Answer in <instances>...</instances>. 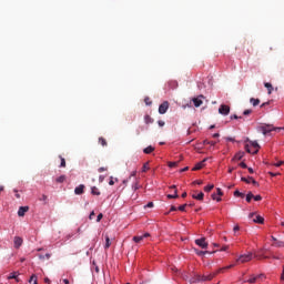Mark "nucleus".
I'll use <instances>...</instances> for the list:
<instances>
[{
	"instance_id": "1",
	"label": "nucleus",
	"mask_w": 284,
	"mask_h": 284,
	"mask_svg": "<svg viewBox=\"0 0 284 284\" xmlns=\"http://www.w3.org/2000/svg\"><path fill=\"white\" fill-rule=\"evenodd\" d=\"M260 150H261V145H258V142H256V141H248L245 144V151L248 154H258Z\"/></svg>"
},
{
	"instance_id": "2",
	"label": "nucleus",
	"mask_w": 284,
	"mask_h": 284,
	"mask_svg": "<svg viewBox=\"0 0 284 284\" xmlns=\"http://www.w3.org/2000/svg\"><path fill=\"white\" fill-rule=\"evenodd\" d=\"M276 130H281V128H275L274 124H263L262 126H260V131L264 135H267L271 132H276Z\"/></svg>"
},
{
	"instance_id": "3",
	"label": "nucleus",
	"mask_w": 284,
	"mask_h": 284,
	"mask_svg": "<svg viewBox=\"0 0 284 284\" xmlns=\"http://www.w3.org/2000/svg\"><path fill=\"white\" fill-rule=\"evenodd\" d=\"M252 258H254V253L247 252V253L241 254L236 258V263H250V261H252Z\"/></svg>"
},
{
	"instance_id": "4",
	"label": "nucleus",
	"mask_w": 284,
	"mask_h": 284,
	"mask_svg": "<svg viewBox=\"0 0 284 284\" xmlns=\"http://www.w3.org/2000/svg\"><path fill=\"white\" fill-rule=\"evenodd\" d=\"M215 276H216L215 272L209 273V274H204V275H199L197 276V281H201V282L212 281L213 278H215Z\"/></svg>"
},
{
	"instance_id": "5",
	"label": "nucleus",
	"mask_w": 284,
	"mask_h": 284,
	"mask_svg": "<svg viewBox=\"0 0 284 284\" xmlns=\"http://www.w3.org/2000/svg\"><path fill=\"white\" fill-rule=\"evenodd\" d=\"M223 196V191L221 190V187H217L216 189V193H213L212 195H211V199L213 200V201H216L217 203H221V201H222V197Z\"/></svg>"
},
{
	"instance_id": "6",
	"label": "nucleus",
	"mask_w": 284,
	"mask_h": 284,
	"mask_svg": "<svg viewBox=\"0 0 284 284\" xmlns=\"http://www.w3.org/2000/svg\"><path fill=\"white\" fill-rule=\"evenodd\" d=\"M170 110V102L164 101L162 104L159 105V114H165Z\"/></svg>"
},
{
	"instance_id": "7",
	"label": "nucleus",
	"mask_w": 284,
	"mask_h": 284,
	"mask_svg": "<svg viewBox=\"0 0 284 284\" xmlns=\"http://www.w3.org/2000/svg\"><path fill=\"white\" fill-rule=\"evenodd\" d=\"M219 113L222 114L223 116H227V114H230V105L221 104L219 108Z\"/></svg>"
},
{
	"instance_id": "8",
	"label": "nucleus",
	"mask_w": 284,
	"mask_h": 284,
	"mask_svg": "<svg viewBox=\"0 0 284 284\" xmlns=\"http://www.w3.org/2000/svg\"><path fill=\"white\" fill-rule=\"evenodd\" d=\"M195 245H197L202 250H207V246H209V244L205 242V237L195 240Z\"/></svg>"
},
{
	"instance_id": "9",
	"label": "nucleus",
	"mask_w": 284,
	"mask_h": 284,
	"mask_svg": "<svg viewBox=\"0 0 284 284\" xmlns=\"http://www.w3.org/2000/svg\"><path fill=\"white\" fill-rule=\"evenodd\" d=\"M207 162V158H205L203 161H201V162H197L194 166H193V169H192V171L193 172H196V171H199V170H203V168H205V163Z\"/></svg>"
},
{
	"instance_id": "10",
	"label": "nucleus",
	"mask_w": 284,
	"mask_h": 284,
	"mask_svg": "<svg viewBox=\"0 0 284 284\" xmlns=\"http://www.w3.org/2000/svg\"><path fill=\"white\" fill-rule=\"evenodd\" d=\"M150 233H144L143 235H135L133 236V242L134 243H141L144 239H149Z\"/></svg>"
},
{
	"instance_id": "11",
	"label": "nucleus",
	"mask_w": 284,
	"mask_h": 284,
	"mask_svg": "<svg viewBox=\"0 0 284 284\" xmlns=\"http://www.w3.org/2000/svg\"><path fill=\"white\" fill-rule=\"evenodd\" d=\"M13 245H14L16 250H19V247H21L23 245V239L20 236H16L13 239Z\"/></svg>"
},
{
	"instance_id": "12",
	"label": "nucleus",
	"mask_w": 284,
	"mask_h": 284,
	"mask_svg": "<svg viewBox=\"0 0 284 284\" xmlns=\"http://www.w3.org/2000/svg\"><path fill=\"white\" fill-rule=\"evenodd\" d=\"M201 99H203V95L192 99L194 108H201L203 105V100Z\"/></svg>"
},
{
	"instance_id": "13",
	"label": "nucleus",
	"mask_w": 284,
	"mask_h": 284,
	"mask_svg": "<svg viewBox=\"0 0 284 284\" xmlns=\"http://www.w3.org/2000/svg\"><path fill=\"white\" fill-rule=\"evenodd\" d=\"M232 267H234V264H230L227 266L221 267L217 271H215L216 276H219V274H225V272H227V270H232Z\"/></svg>"
},
{
	"instance_id": "14",
	"label": "nucleus",
	"mask_w": 284,
	"mask_h": 284,
	"mask_svg": "<svg viewBox=\"0 0 284 284\" xmlns=\"http://www.w3.org/2000/svg\"><path fill=\"white\" fill-rule=\"evenodd\" d=\"M85 192V185L84 184H80L74 189V194H77L78 196H80L81 194H83Z\"/></svg>"
},
{
	"instance_id": "15",
	"label": "nucleus",
	"mask_w": 284,
	"mask_h": 284,
	"mask_svg": "<svg viewBox=\"0 0 284 284\" xmlns=\"http://www.w3.org/2000/svg\"><path fill=\"white\" fill-rule=\"evenodd\" d=\"M30 210V206H20L18 210V216H26V212Z\"/></svg>"
},
{
	"instance_id": "16",
	"label": "nucleus",
	"mask_w": 284,
	"mask_h": 284,
	"mask_svg": "<svg viewBox=\"0 0 284 284\" xmlns=\"http://www.w3.org/2000/svg\"><path fill=\"white\" fill-rule=\"evenodd\" d=\"M171 190H174V194H168V199H179V192L176 191V185L170 186Z\"/></svg>"
},
{
	"instance_id": "17",
	"label": "nucleus",
	"mask_w": 284,
	"mask_h": 284,
	"mask_svg": "<svg viewBox=\"0 0 284 284\" xmlns=\"http://www.w3.org/2000/svg\"><path fill=\"white\" fill-rule=\"evenodd\" d=\"M12 278H14V281H17V283H19V272H11L8 276V280L12 281Z\"/></svg>"
},
{
	"instance_id": "18",
	"label": "nucleus",
	"mask_w": 284,
	"mask_h": 284,
	"mask_svg": "<svg viewBox=\"0 0 284 284\" xmlns=\"http://www.w3.org/2000/svg\"><path fill=\"white\" fill-rule=\"evenodd\" d=\"M192 199H195V201H203V199H205V194L203 192L192 194Z\"/></svg>"
},
{
	"instance_id": "19",
	"label": "nucleus",
	"mask_w": 284,
	"mask_h": 284,
	"mask_svg": "<svg viewBox=\"0 0 284 284\" xmlns=\"http://www.w3.org/2000/svg\"><path fill=\"white\" fill-rule=\"evenodd\" d=\"M243 156H245V153L239 151L237 153H235V155L233 156L232 161H241V159H243Z\"/></svg>"
},
{
	"instance_id": "20",
	"label": "nucleus",
	"mask_w": 284,
	"mask_h": 284,
	"mask_svg": "<svg viewBox=\"0 0 284 284\" xmlns=\"http://www.w3.org/2000/svg\"><path fill=\"white\" fill-rule=\"evenodd\" d=\"M253 223H258L260 225H263V223H265V219H263V216L261 215H256L253 220Z\"/></svg>"
},
{
	"instance_id": "21",
	"label": "nucleus",
	"mask_w": 284,
	"mask_h": 284,
	"mask_svg": "<svg viewBox=\"0 0 284 284\" xmlns=\"http://www.w3.org/2000/svg\"><path fill=\"white\" fill-rule=\"evenodd\" d=\"M91 194H92L93 196H101V191L99 190V187L92 186V187H91Z\"/></svg>"
},
{
	"instance_id": "22",
	"label": "nucleus",
	"mask_w": 284,
	"mask_h": 284,
	"mask_svg": "<svg viewBox=\"0 0 284 284\" xmlns=\"http://www.w3.org/2000/svg\"><path fill=\"white\" fill-rule=\"evenodd\" d=\"M261 276L262 275H253V276H251L247 281H246V283H251V284H254V283H256V281H258V278H261Z\"/></svg>"
},
{
	"instance_id": "23",
	"label": "nucleus",
	"mask_w": 284,
	"mask_h": 284,
	"mask_svg": "<svg viewBox=\"0 0 284 284\" xmlns=\"http://www.w3.org/2000/svg\"><path fill=\"white\" fill-rule=\"evenodd\" d=\"M105 244H104V250H110V246L112 245V242H110V235H105Z\"/></svg>"
},
{
	"instance_id": "24",
	"label": "nucleus",
	"mask_w": 284,
	"mask_h": 284,
	"mask_svg": "<svg viewBox=\"0 0 284 284\" xmlns=\"http://www.w3.org/2000/svg\"><path fill=\"white\" fill-rule=\"evenodd\" d=\"M144 123L146 125H150V123H154V119H152V116L146 114V115H144Z\"/></svg>"
},
{
	"instance_id": "25",
	"label": "nucleus",
	"mask_w": 284,
	"mask_h": 284,
	"mask_svg": "<svg viewBox=\"0 0 284 284\" xmlns=\"http://www.w3.org/2000/svg\"><path fill=\"white\" fill-rule=\"evenodd\" d=\"M264 88H266V90H268V94H272V92L274 90V87H272V83L265 82Z\"/></svg>"
},
{
	"instance_id": "26",
	"label": "nucleus",
	"mask_w": 284,
	"mask_h": 284,
	"mask_svg": "<svg viewBox=\"0 0 284 284\" xmlns=\"http://www.w3.org/2000/svg\"><path fill=\"white\" fill-rule=\"evenodd\" d=\"M194 252L197 256H205V254H210L209 251H200L199 248H195Z\"/></svg>"
},
{
	"instance_id": "27",
	"label": "nucleus",
	"mask_w": 284,
	"mask_h": 284,
	"mask_svg": "<svg viewBox=\"0 0 284 284\" xmlns=\"http://www.w3.org/2000/svg\"><path fill=\"white\" fill-rule=\"evenodd\" d=\"M144 154H152L154 152V146L149 145L143 150Z\"/></svg>"
},
{
	"instance_id": "28",
	"label": "nucleus",
	"mask_w": 284,
	"mask_h": 284,
	"mask_svg": "<svg viewBox=\"0 0 284 284\" xmlns=\"http://www.w3.org/2000/svg\"><path fill=\"white\" fill-rule=\"evenodd\" d=\"M250 103H252V105H253L254 108H256V105H258V104L261 103V100L251 98V99H250Z\"/></svg>"
},
{
	"instance_id": "29",
	"label": "nucleus",
	"mask_w": 284,
	"mask_h": 284,
	"mask_svg": "<svg viewBox=\"0 0 284 284\" xmlns=\"http://www.w3.org/2000/svg\"><path fill=\"white\" fill-rule=\"evenodd\" d=\"M141 185L139 184V180H136L133 184H132V190L133 192H136V190H140Z\"/></svg>"
},
{
	"instance_id": "30",
	"label": "nucleus",
	"mask_w": 284,
	"mask_h": 284,
	"mask_svg": "<svg viewBox=\"0 0 284 284\" xmlns=\"http://www.w3.org/2000/svg\"><path fill=\"white\" fill-rule=\"evenodd\" d=\"M254 258H257V261H263V258H270V256L263 254H254Z\"/></svg>"
},
{
	"instance_id": "31",
	"label": "nucleus",
	"mask_w": 284,
	"mask_h": 284,
	"mask_svg": "<svg viewBox=\"0 0 284 284\" xmlns=\"http://www.w3.org/2000/svg\"><path fill=\"white\" fill-rule=\"evenodd\" d=\"M55 183H65V175H60L55 179Z\"/></svg>"
},
{
	"instance_id": "32",
	"label": "nucleus",
	"mask_w": 284,
	"mask_h": 284,
	"mask_svg": "<svg viewBox=\"0 0 284 284\" xmlns=\"http://www.w3.org/2000/svg\"><path fill=\"white\" fill-rule=\"evenodd\" d=\"M253 199H254V194L252 192H248L246 194V203H251Z\"/></svg>"
},
{
	"instance_id": "33",
	"label": "nucleus",
	"mask_w": 284,
	"mask_h": 284,
	"mask_svg": "<svg viewBox=\"0 0 284 284\" xmlns=\"http://www.w3.org/2000/svg\"><path fill=\"white\" fill-rule=\"evenodd\" d=\"M203 145H212V146H214V145H216V141L204 140L203 141Z\"/></svg>"
},
{
	"instance_id": "34",
	"label": "nucleus",
	"mask_w": 284,
	"mask_h": 284,
	"mask_svg": "<svg viewBox=\"0 0 284 284\" xmlns=\"http://www.w3.org/2000/svg\"><path fill=\"white\" fill-rule=\"evenodd\" d=\"M272 245H273V247H284V242L277 241V242L273 243Z\"/></svg>"
},
{
	"instance_id": "35",
	"label": "nucleus",
	"mask_w": 284,
	"mask_h": 284,
	"mask_svg": "<svg viewBox=\"0 0 284 284\" xmlns=\"http://www.w3.org/2000/svg\"><path fill=\"white\" fill-rule=\"evenodd\" d=\"M114 183H119L118 178L110 176L109 185H114Z\"/></svg>"
},
{
	"instance_id": "36",
	"label": "nucleus",
	"mask_w": 284,
	"mask_h": 284,
	"mask_svg": "<svg viewBox=\"0 0 284 284\" xmlns=\"http://www.w3.org/2000/svg\"><path fill=\"white\" fill-rule=\"evenodd\" d=\"M99 143L102 145V148H105L108 145V141H105L104 138H99Z\"/></svg>"
},
{
	"instance_id": "37",
	"label": "nucleus",
	"mask_w": 284,
	"mask_h": 284,
	"mask_svg": "<svg viewBox=\"0 0 284 284\" xmlns=\"http://www.w3.org/2000/svg\"><path fill=\"white\" fill-rule=\"evenodd\" d=\"M234 196H237L240 199H244L245 197V194L244 193H241V191L236 190L234 191Z\"/></svg>"
},
{
	"instance_id": "38",
	"label": "nucleus",
	"mask_w": 284,
	"mask_h": 284,
	"mask_svg": "<svg viewBox=\"0 0 284 284\" xmlns=\"http://www.w3.org/2000/svg\"><path fill=\"white\" fill-rule=\"evenodd\" d=\"M214 187V184H207L204 186V192H212V189Z\"/></svg>"
},
{
	"instance_id": "39",
	"label": "nucleus",
	"mask_w": 284,
	"mask_h": 284,
	"mask_svg": "<svg viewBox=\"0 0 284 284\" xmlns=\"http://www.w3.org/2000/svg\"><path fill=\"white\" fill-rule=\"evenodd\" d=\"M148 170H150V163H144L142 166V172H148Z\"/></svg>"
},
{
	"instance_id": "40",
	"label": "nucleus",
	"mask_w": 284,
	"mask_h": 284,
	"mask_svg": "<svg viewBox=\"0 0 284 284\" xmlns=\"http://www.w3.org/2000/svg\"><path fill=\"white\" fill-rule=\"evenodd\" d=\"M144 103L145 105H152V100L150 99V97L144 98Z\"/></svg>"
},
{
	"instance_id": "41",
	"label": "nucleus",
	"mask_w": 284,
	"mask_h": 284,
	"mask_svg": "<svg viewBox=\"0 0 284 284\" xmlns=\"http://www.w3.org/2000/svg\"><path fill=\"white\" fill-rule=\"evenodd\" d=\"M59 159L61 160L60 168H65V159L61 155L59 156Z\"/></svg>"
},
{
	"instance_id": "42",
	"label": "nucleus",
	"mask_w": 284,
	"mask_h": 284,
	"mask_svg": "<svg viewBox=\"0 0 284 284\" xmlns=\"http://www.w3.org/2000/svg\"><path fill=\"white\" fill-rule=\"evenodd\" d=\"M250 179H252V176H248V178H242V179H241V181H243L244 183L250 184V183H252V180H250Z\"/></svg>"
},
{
	"instance_id": "43",
	"label": "nucleus",
	"mask_w": 284,
	"mask_h": 284,
	"mask_svg": "<svg viewBox=\"0 0 284 284\" xmlns=\"http://www.w3.org/2000/svg\"><path fill=\"white\" fill-rule=\"evenodd\" d=\"M169 168H176L179 165V162H169L168 163Z\"/></svg>"
},
{
	"instance_id": "44",
	"label": "nucleus",
	"mask_w": 284,
	"mask_h": 284,
	"mask_svg": "<svg viewBox=\"0 0 284 284\" xmlns=\"http://www.w3.org/2000/svg\"><path fill=\"white\" fill-rule=\"evenodd\" d=\"M37 282V275H31L29 283H36Z\"/></svg>"
},
{
	"instance_id": "45",
	"label": "nucleus",
	"mask_w": 284,
	"mask_h": 284,
	"mask_svg": "<svg viewBox=\"0 0 284 284\" xmlns=\"http://www.w3.org/2000/svg\"><path fill=\"white\" fill-rule=\"evenodd\" d=\"M185 207H187V204L180 205L178 210H180V212H185Z\"/></svg>"
},
{
	"instance_id": "46",
	"label": "nucleus",
	"mask_w": 284,
	"mask_h": 284,
	"mask_svg": "<svg viewBox=\"0 0 284 284\" xmlns=\"http://www.w3.org/2000/svg\"><path fill=\"white\" fill-rule=\"evenodd\" d=\"M254 201H263V196L261 195H253Z\"/></svg>"
},
{
	"instance_id": "47",
	"label": "nucleus",
	"mask_w": 284,
	"mask_h": 284,
	"mask_svg": "<svg viewBox=\"0 0 284 284\" xmlns=\"http://www.w3.org/2000/svg\"><path fill=\"white\" fill-rule=\"evenodd\" d=\"M240 168H242L243 170H247V164L245 162H241Z\"/></svg>"
},
{
	"instance_id": "48",
	"label": "nucleus",
	"mask_w": 284,
	"mask_h": 284,
	"mask_svg": "<svg viewBox=\"0 0 284 284\" xmlns=\"http://www.w3.org/2000/svg\"><path fill=\"white\" fill-rule=\"evenodd\" d=\"M98 172H108V168H105V166H101V168H99L98 169Z\"/></svg>"
},
{
	"instance_id": "49",
	"label": "nucleus",
	"mask_w": 284,
	"mask_h": 284,
	"mask_svg": "<svg viewBox=\"0 0 284 284\" xmlns=\"http://www.w3.org/2000/svg\"><path fill=\"white\" fill-rule=\"evenodd\" d=\"M193 184H194V185H203V181H201V180H195V181L193 182Z\"/></svg>"
},
{
	"instance_id": "50",
	"label": "nucleus",
	"mask_w": 284,
	"mask_h": 284,
	"mask_svg": "<svg viewBox=\"0 0 284 284\" xmlns=\"http://www.w3.org/2000/svg\"><path fill=\"white\" fill-rule=\"evenodd\" d=\"M103 219V213H100L97 217V223H100V221Z\"/></svg>"
},
{
	"instance_id": "51",
	"label": "nucleus",
	"mask_w": 284,
	"mask_h": 284,
	"mask_svg": "<svg viewBox=\"0 0 284 284\" xmlns=\"http://www.w3.org/2000/svg\"><path fill=\"white\" fill-rule=\"evenodd\" d=\"M252 112V109H247L243 112L244 116H247Z\"/></svg>"
},
{
	"instance_id": "52",
	"label": "nucleus",
	"mask_w": 284,
	"mask_h": 284,
	"mask_svg": "<svg viewBox=\"0 0 284 284\" xmlns=\"http://www.w3.org/2000/svg\"><path fill=\"white\" fill-rule=\"evenodd\" d=\"M158 125H159L160 128H163V125H165V122L162 121V120H159V121H158Z\"/></svg>"
},
{
	"instance_id": "53",
	"label": "nucleus",
	"mask_w": 284,
	"mask_h": 284,
	"mask_svg": "<svg viewBox=\"0 0 284 284\" xmlns=\"http://www.w3.org/2000/svg\"><path fill=\"white\" fill-rule=\"evenodd\" d=\"M103 181H105V175H100L99 176V183H103Z\"/></svg>"
},
{
	"instance_id": "54",
	"label": "nucleus",
	"mask_w": 284,
	"mask_h": 284,
	"mask_svg": "<svg viewBox=\"0 0 284 284\" xmlns=\"http://www.w3.org/2000/svg\"><path fill=\"white\" fill-rule=\"evenodd\" d=\"M250 181L253 185H258V182H256V180H254V178H250Z\"/></svg>"
},
{
	"instance_id": "55",
	"label": "nucleus",
	"mask_w": 284,
	"mask_h": 284,
	"mask_svg": "<svg viewBox=\"0 0 284 284\" xmlns=\"http://www.w3.org/2000/svg\"><path fill=\"white\" fill-rule=\"evenodd\" d=\"M283 165V161H280V162H277V163H274V166L275 168H281Z\"/></svg>"
},
{
	"instance_id": "56",
	"label": "nucleus",
	"mask_w": 284,
	"mask_h": 284,
	"mask_svg": "<svg viewBox=\"0 0 284 284\" xmlns=\"http://www.w3.org/2000/svg\"><path fill=\"white\" fill-rule=\"evenodd\" d=\"M227 250H230V246L225 245V246H223L220 251H221V252H227Z\"/></svg>"
},
{
	"instance_id": "57",
	"label": "nucleus",
	"mask_w": 284,
	"mask_h": 284,
	"mask_svg": "<svg viewBox=\"0 0 284 284\" xmlns=\"http://www.w3.org/2000/svg\"><path fill=\"white\" fill-rule=\"evenodd\" d=\"M40 201H48V195L43 194V195L40 197Z\"/></svg>"
},
{
	"instance_id": "58",
	"label": "nucleus",
	"mask_w": 284,
	"mask_h": 284,
	"mask_svg": "<svg viewBox=\"0 0 284 284\" xmlns=\"http://www.w3.org/2000/svg\"><path fill=\"white\" fill-rule=\"evenodd\" d=\"M270 176H278L281 173L268 172Z\"/></svg>"
},
{
	"instance_id": "59",
	"label": "nucleus",
	"mask_w": 284,
	"mask_h": 284,
	"mask_svg": "<svg viewBox=\"0 0 284 284\" xmlns=\"http://www.w3.org/2000/svg\"><path fill=\"white\" fill-rule=\"evenodd\" d=\"M145 207H154V203L153 202H149Z\"/></svg>"
},
{
	"instance_id": "60",
	"label": "nucleus",
	"mask_w": 284,
	"mask_h": 284,
	"mask_svg": "<svg viewBox=\"0 0 284 284\" xmlns=\"http://www.w3.org/2000/svg\"><path fill=\"white\" fill-rule=\"evenodd\" d=\"M89 219H90V221H92V219H94V211H92V212L90 213Z\"/></svg>"
},
{
	"instance_id": "61",
	"label": "nucleus",
	"mask_w": 284,
	"mask_h": 284,
	"mask_svg": "<svg viewBox=\"0 0 284 284\" xmlns=\"http://www.w3.org/2000/svg\"><path fill=\"white\" fill-rule=\"evenodd\" d=\"M281 281H284V266L282 267Z\"/></svg>"
},
{
	"instance_id": "62",
	"label": "nucleus",
	"mask_w": 284,
	"mask_h": 284,
	"mask_svg": "<svg viewBox=\"0 0 284 284\" xmlns=\"http://www.w3.org/2000/svg\"><path fill=\"white\" fill-rule=\"evenodd\" d=\"M226 141L231 142V143H234V138H226Z\"/></svg>"
},
{
	"instance_id": "63",
	"label": "nucleus",
	"mask_w": 284,
	"mask_h": 284,
	"mask_svg": "<svg viewBox=\"0 0 284 284\" xmlns=\"http://www.w3.org/2000/svg\"><path fill=\"white\" fill-rule=\"evenodd\" d=\"M239 230H241V227H239V225H235V226L233 227V231H234V232H239Z\"/></svg>"
},
{
	"instance_id": "64",
	"label": "nucleus",
	"mask_w": 284,
	"mask_h": 284,
	"mask_svg": "<svg viewBox=\"0 0 284 284\" xmlns=\"http://www.w3.org/2000/svg\"><path fill=\"white\" fill-rule=\"evenodd\" d=\"M170 212H176V206H171Z\"/></svg>"
}]
</instances>
